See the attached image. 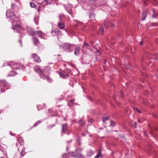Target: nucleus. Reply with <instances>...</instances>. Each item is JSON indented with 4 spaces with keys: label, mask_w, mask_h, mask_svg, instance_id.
Here are the masks:
<instances>
[{
    "label": "nucleus",
    "mask_w": 158,
    "mask_h": 158,
    "mask_svg": "<svg viewBox=\"0 0 158 158\" xmlns=\"http://www.w3.org/2000/svg\"><path fill=\"white\" fill-rule=\"evenodd\" d=\"M4 66H7V69L10 72V73L8 75V77L14 76L17 74L16 72H15L14 69H22L23 70H25V67L23 65H20V64L15 63H11L10 64H8V65H5Z\"/></svg>",
    "instance_id": "1"
},
{
    "label": "nucleus",
    "mask_w": 158,
    "mask_h": 158,
    "mask_svg": "<svg viewBox=\"0 0 158 158\" xmlns=\"http://www.w3.org/2000/svg\"><path fill=\"white\" fill-rule=\"evenodd\" d=\"M35 71L37 72L40 75V77L44 80H46L48 82H51L52 80L49 76L45 74V72L40 68H38L37 69L35 68Z\"/></svg>",
    "instance_id": "2"
},
{
    "label": "nucleus",
    "mask_w": 158,
    "mask_h": 158,
    "mask_svg": "<svg viewBox=\"0 0 158 158\" xmlns=\"http://www.w3.org/2000/svg\"><path fill=\"white\" fill-rule=\"evenodd\" d=\"M61 46L63 50L69 52H72L74 48V45L71 44L69 43H64Z\"/></svg>",
    "instance_id": "3"
},
{
    "label": "nucleus",
    "mask_w": 158,
    "mask_h": 158,
    "mask_svg": "<svg viewBox=\"0 0 158 158\" xmlns=\"http://www.w3.org/2000/svg\"><path fill=\"white\" fill-rule=\"evenodd\" d=\"M6 16L7 18L11 21L12 24L13 23L17 21V19L15 14L12 11L8 12H6Z\"/></svg>",
    "instance_id": "4"
},
{
    "label": "nucleus",
    "mask_w": 158,
    "mask_h": 158,
    "mask_svg": "<svg viewBox=\"0 0 158 158\" xmlns=\"http://www.w3.org/2000/svg\"><path fill=\"white\" fill-rule=\"evenodd\" d=\"M2 85L6 89H8L10 87V85L4 80H0V87H1Z\"/></svg>",
    "instance_id": "5"
},
{
    "label": "nucleus",
    "mask_w": 158,
    "mask_h": 158,
    "mask_svg": "<svg viewBox=\"0 0 158 158\" xmlns=\"http://www.w3.org/2000/svg\"><path fill=\"white\" fill-rule=\"evenodd\" d=\"M32 58L33 59L34 61L35 62L40 63L41 62V60L40 57L38 55L35 54H32L31 55Z\"/></svg>",
    "instance_id": "6"
},
{
    "label": "nucleus",
    "mask_w": 158,
    "mask_h": 158,
    "mask_svg": "<svg viewBox=\"0 0 158 158\" xmlns=\"http://www.w3.org/2000/svg\"><path fill=\"white\" fill-rule=\"evenodd\" d=\"M62 129L61 131L62 134H65L66 133L68 129V126L67 123H65L62 125Z\"/></svg>",
    "instance_id": "7"
},
{
    "label": "nucleus",
    "mask_w": 158,
    "mask_h": 158,
    "mask_svg": "<svg viewBox=\"0 0 158 158\" xmlns=\"http://www.w3.org/2000/svg\"><path fill=\"white\" fill-rule=\"evenodd\" d=\"M60 34V31L58 28L54 29L52 31V34L53 36L59 35Z\"/></svg>",
    "instance_id": "8"
},
{
    "label": "nucleus",
    "mask_w": 158,
    "mask_h": 158,
    "mask_svg": "<svg viewBox=\"0 0 158 158\" xmlns=\"http://www.w3.org/2000/svg\"><path fill=\"white\" fill-rule=\"evenodd\" d=\"M59 74L60 77L63 79H65L69 76L68 73L65 71H62L60 72Z\"/></svg>",
    "instance_id": "9"
},
{
    "label": "nucleus",
    "mask_w": 158,
    "mask_h": 158,
    "mask_svg": "<svg viewBox=\"0 0 158 158\" xmlns=\"http://www.w3.org/2000/svg\"><path fill=\"white\" fill-rule=\"evenodd\" d=\"M27 32L29 34V35L34 36L35 35V31L32 28L28 27L27 29Z\"/></svg>",
    "instance_id": "10"
},
{
    "label": "nucleus",
    "mask_w": 158,
    "mask_h": 158,
    "mask_svg": "<svg viewBox=\"0 0 158 158\" xmlns=\"http://www.w3.org/2000/svg\"><path fill=\"white\" fill-rule=\"evenodd\" d=\"M52 0H44V1L41 3V4L43 6H44L48 4H51L52 2Z\"/></svg>",
    "instance_id": "11"
},
{
    "label": "nucleus",
    "mask_w": 158,
    "mask_h": 158,
    "mask_svg": "<svg viewBox=\"0 0 158 158\" xmlns=\"http://www.w3.org/2000/svg\"><path fill=\"white\" fill-rule=\"evenodd\" d=\"M104 25L107 27H113L114 26V25L113 24L109 22H107L105 23H104Z\"/></svg>",
    "instance_id": "12"
},
{
    "label": "nucleus",
    "mask_w": 158,
    "mask_h": 158,
    "mask_svg": "<svg viewBox=\"0 0 158 158\" xmlns=\"http://www.w3.org/2000/svg\"><path fill=\"white\" fill-rule=\"evenodd\" d=\"M74 54L77 56L79 54V52L80 51V48L79 47H77L74 48Z\"/></svg>",
    "instance_id": "13"
},
{
    "label": "nucleus",
    "mask_w": 158,
    "mask_h": 158,
    "mask_svg": "<svg viewBox=\"0 0 158 158\" xmlns=\"http://www.w3.org/2000/svg\"><path fill=\"white\" fill-rule=\"evenodd\" d=\"M58 27L61 29H63L65 27L64 24V23L61 22L60 21L58 23Z\"/></svg>",
    "instance_id": "14"
},
{
    "label": "nucleus",
    "mask_w": 158,
    "mask_h": 158,
    "mask_svg": "<svg viewBox=\"0 0 158 158\" xmlns=\"http://www.w3.org/2000/svg\"><path fill=\"white\" fill-rule=\"evenodd\" d=\"M33 41L35 45H38L40 43V41L39 40L36 38L33 37Z\"/></svg>",
    "instance_id": "15"
},
{
    "label": "nucleus",
    "mask_w": 158,
    "mask_h": 158,
    "mask_svg": "<svg viewBox=\"0 0 158 158\" xmlns=\"http://www.w3.org/2000/svg\"><path fill=\"white\" fill-rule=\"evenodd\" d=\"M35 35L37 34L38 36L40 37L41 38L44 39V38L42 37L43 34H44L41 31H37L35 32Z\"/></svg>",
    "instance_id": "16"
},
{
    "label": "nucleus",
    "mask_w": 158,
    "mask_h": 158,
    "mask_svg": "<svg viewBox=\"0 0 158 158\" xmlns=\"http://www.w3.org/2000/svg\"><path fill=\"white\" fill-rule=\"evenodd\" d=\"M147 15V12L145 11H144L142 15V20H144L146 17Z\"/></svg>",
    "instance_id": "17"
},
{
    "label": "nucleus",
    "mask_w": 158,
    "mask_h": 158,
    "mask_svg": "<svg viewBox=\"0 0 158 158\" xmlns=\"http://www.w3.org/2000/svg\"><path fill=\"white\" fill-rule=\"evenodd\" d=\"M94 153V152L92 150H90L88 151L87 153V155L88 156H92Z\"/></svg>",
    "instance_id": "18"
},
{
    "label": "nucleus",
    "mask_w": 158,
    "mask_h": 158,
    "mask_svg": "<svg viewBox=\"0 0 158 158\" xmlns=\"http://www.w3.org/2000/svg\"><path fill=\"white\" fill-rule=\"evenodd\" d=\"M89 17L91 19V20L94 19V12H91L89 13Z\"/></svg>",
    "instance_id": "19"
},
{
    "label": "nucleus",
    "mask_w": 158,
    "mask_h": 158,
    "mask_svg": "<svg viewBox=\"0 0 158 158\" xmlns=\"http://www.w3.org/2000/svg\"><path fill=\"white\" fill-rule=\"evenodd\" d=\"M79 124L81 126H82L85 125V123L82 119L80 120L78 122Z\"/></svg>",
    "instance_id": "20"
},
{
    "label": "nucleus",
    "mask_w": 158,
    "mask_h": 158,
    "mask_svg": "<svg viewBox=\"0 0 158 158\" xmlns=\"http://www.w3.org/2000/svg\"><path fill=\"white\" fill-rule=\"evenodd\" d=\"M41 122L40 120L38 121H37L33 126L31 128V129L33 128H34L35 127H36L39 124H40Z\"/></svg>",
    "instance_id": "21"
},
{
    "label": "nucleus",
    "mask_w": 158,
    "mask_h": 158,
    "mask_svg": "<svg viewBox=\"0 0 158 158\" xmlns=\"http://www.w3.org/2000/svg\"><path fill=\"white\" fill-rule=\"evenodd\" d=\"M101 156H102V154L101 153V151L100 150L98 152V154L95 157V158H98L99 157Z\"/></svg>",
    "instance_id": "22"
},
{
    "label": "nucleus",
    "mask_w": 158,
    "mask_h": 158,
    "mask_svg": "<svg viewBox=\"0 0 158 158\" xmlns=\"http://www.w3.org/2000/svg\"><path fill=\"white\" fill-rule=\"evenodd\" d=\"M30 6L32 8H35L36 6V4L34 2H30Z\"/></svg>",
    "instance_id": "23"
},
{
    "label": "nucleus",
    "mask_w": 158,
    "mask_h": 158,
    "mask_svg": "<svg viewBox=\"0 0 158 158\" xmlns=\"http://www.w3.org/2000/svg\"><path fill=\"white\" fill-rule=\"evenodd\" d=\"M66 10L67 12L70 14H72V11L71 8L70 7H68L66 8Z\"/></svg>",
    "instance_id": "24"
},
{
    "label": "nucleus",
    "mask_w": 158,
    "mask_h": 158,
    "mask_svg": "<svg viewBox=\"0 0 158 158\" xmlns=\"http://www.w3.org/2000/svg\"><path fill=\"white\" fill-rule=\"evenodd\" d=\"M52 116H56L57 115V113L56 111H52L51 114Z\"/></svg>",
    "instance_id": "25"
},
{
    "label": "nucleus",
    "mask_w": 158,
    "mask_h": 158,
    "mask_svg": "<svg viewBox=\"0 0 158 158\" xmlns=\"http://www.w3.org/2000/svg\"><path fill=\"white\" fill-rule=\"evenodd\" d=\"M63 158H69L68 155L66 153H64L62 155Z\"/></svg>",
    "instance_id": "26"
},
{
    "label": "nucleus",
    "mask_w": 158,
    "mask_h": 158,
    "mask_svg": "<svg viewBox=\"0 0 158 158\" xmlns=\"http://www.w3.org/2000/svg\"><path fill=\"white\" fill-rule=\"evenodd\" d=\"M79 156L81 157L82 158L83 157V156L81 154H79L78 156H77L76 155H73L72 156L73 157H79Z\"/></svg>",
    "instance_id": "27"
},
{
    "label": "nucleus",
    "mask_w": 158,
    "mask_h": 158,
    "mask_svg": "<svg viewBox=\"0 0 158 158\" xmlns=\"http://www.w3.org/2000/svg\"><path fill=\"white\" fill-rule=\"evenodd\" d=\"M83 46L86 47H89V45L88 44V43L86 42L85 41L84 42V44L83 45Z\"/></svg>",
    "instance_id": "28"
},
{
    "label": "nucleus",
    "mask_w": 158,
    "mask_h": 158,
    "mask_svg": "<svg viewBox=\"0 0 158 158\" xmlns=\"http://www.w3.org/2000/svg\"><path fill=\"white\" fill-rule=\"evenodd\" d=\"M110 123L111 124V126H112L113 127H114L115 126V123L114 122L112 121H110Z\"/></svg>",
    "instance_id": "29"
},
{
    "label": "nucleus",
    "mask_w": 158,
    "mask_h": 158,
    "mask_svg": "<svg viewBox=\"0 0 158 158\" xmlns=\"http://www.w3.org/2000/svg\"><path fill=\"white\" fill-rule=\"evenodd\" d=\"M43 7L41 6H39L38 9L37 11L39 12L40 11H41L43 9Z\"/></svg>",
    "instance_id": "30"
},
{
    "label": "nucleus",
    "mask_w": 158,
    "mask_h": 158,
    "mask_svg": "<svg viewBox=\"0 0 158 158\" xmlns=\"http://www.w3.org/2000/svg\"><path fill=\"white\" fill-rule=\"evenodd\" d=\"M108 117H103L102 118V121L104 123H105V121L108 119Z\"/></svg>",
    "instance_id": "31"
},
{
    "label": "nucleus",
    "mask_w": 158,
    "mask_h": 158,
    "mask_svg": "<svg viewBox=\"0 0 158 158\" xmlns=\"http://www.w3.org/2000/svg\"><path fill=\"white\" fill-rule=\"evenodd\" d=\"M20 154L22 156H23L24 154H25V151L24 149H23L22 150V151L20 153Z\"/></svg>",
    "instance_id": "32"
},
{
    "label": "nucleus",
    "mask_w": 158,
    "mask_h": 158,
    "mask_svg": "<svg viewBox=\"0 0 158 158\" xmlns=\"http://www.w3.org/2000/svg\"><path fill=\"white\" fill-rule=\"evenodd\" d=\"M20 28V26L19 25V24H16L15 27H14V29H16L17 28Z\"/></svg>",
    "instance_id": "33"
},
{
    "label": "nucleus",
    "mask_w": 158,
    "mask_h": 158,
    "mask_svg": "<svg viewBox=\"0 0 158 158\" xmlns=\"http://www.w3.org/2000/svg\"><path fill=\"white\" fill-rule=\"evenodd\" d=\"M77 141L78 142V145H80L81 143L80 142V138H78L77 140Z\"/></svg>",
    "instance_id": "34"
},
{
    "label": "nucleus",
    "mask_w": 158,
    "mask_h": 158,
    "mask_svg": "<svg viewBox=\"0 0 158 158\" xmlns=\"http://www.w3.org/2000/svg\"><path fill=\"white\" fill-rule=\"evenodd\" d=\"M157 15V14L156 13H154L152 15V18H154Z\"/></svg>",
    "instance_id": "35"
},
{
    "label": "nucleus",
    "mask_w": 158,
    "mask_h": 158,
    "mask_svg": "<svg viewBox=\"0 0 158 158\" xmlns=\"http://www.w3.org/2000/svg\"><path fill=\"white\" fill-rule=\"evenodd\" d=\"M55 126V125L54 124H52V125H51L50 126H48V127H49V128L51 129V128L54 127Z\"/></svg>",
    "instance_id": "36"
},
{
    "label": "nucleus",
    "mask_w": 158,
    "mask_h": 158,
    "mask_svg": "<svg viewBox=\"0 0 158 158\" xmlns=\"http://www.w3.org/2000/svg\"><path fill=\"white\" fill-rule=\"evenodd\" d=\"M99 30L101 31L102 33H103L104 32V29L102 27H100L99 28Z\"/></svg>",
    "instance_id": "37"
},
{
    "label": "nucleus",
    "mask_w": 158,
    "mask_h": 158,
    "mask_svg": "<svg viewBox=\"0 0 158 158\" xmlns=\"http://www.w3.org/2000/svg\"><path fill=\"white\" fill-rule=\"evenodd\" d=\"M135 110L137 111L138 112H139L140 113H141V111L139 110V109L138 108H137V107H136L135 108Z\"/></svg>",
    "instance_id": "38"
},
{
    "label": "nucleus",
    "mask_w": 158,
    "mask_h": 158,
    "mask_svg": "<svg viewBox=\"0 0 158 158\" xmlns=\"http://www.w3.org/2000/svg\"><path fill=\"white\" fill-rule=\"evenodd\" d=\"M11 6H12V8H14V7L15 6V3H12V5H11Z\"/></svg>",
    "instance_id": "39"
},
{
    "label": "nucleus",
    "mask_w": 158,
    "mask_h": 158,
    "mask_svg": "<svg viewBox=\"0 0 158 158\" xmlns=\"http://www.w3.org/2000/svg\"><path fill=\"white\" fill-rule=\"evenodd\" d=\"M134 127L135 128L137 125V123L136 122H135L134 123Z\"/></svg>",
    "instance_id": "40"
},
{
    "label": "nucleus",
    "mask_w": 158,
    "mask_h": 158,
    "mask_svg": "<svg viewBox=\"0 0 158 158\" xmlns=\"http://www.w3.org/2000/svg\"><path fill=\"white\" fill-rule=\"evenodd\" d=\"M120 94H121L122 97H123L124 96L123 92H122V91L121 92Z\"/></svg>",
    "instance_id": "41"
},
{
    "label": "nucleus",
    "mask_w": 158,
    "mask_h": 158,
    "mask_svg": "<svg viewBox=\"0 0 158 158\" xmlns=\"http://www.w3.org/2000/svg\"><path fill=\"white\" fill-rule=\"evenodd\" d=\"M50 67H49V66H47V67H46V70L47 69H48V70H50Z\"/></svg>",
    "instance_id": "42"
},
{
    "label": "nucleus",
    "mask_w": 158,
    "mask_h": 158,
    "mask_svg": "<svg viewBox=\"0 0 158 158\" xmlns=\"http://www.w3.org/2000/svg\"><path fill=\"white\" fill-rule=\"evenodd\" d=\"M62 16V15H59V18H60V20H61V17Z\"/></svg>",
    "instance_id": "43"
},
{
    "label": "nucleus",
    "mask_w": 158,
    "mask_h": 158,
    "mask_svg": "<svg viewBox=\"0 0 158 158\" xmlns=\"http://www.w3.org/2000/svg\"><path fill=\"white\" fill-rule=\"evenodd\" d=\"M74 101V100L73 99H71L70 100V102H73Z\"/></svg>",
    "instance_id": "44"
},
{
    "label": "nucleus",
    "mask_w": 158,
    "mask_h": 158,
    "mask_svg": "<svg viewBox=\"0 0 158 158\" xmlns=\"http://www.w3.org/2000/svg\"><path fill=\"white\" fill-rule=\"evenodd\" d=\"M81 135L82 136H84L85 135V134L83 133H82L81 134Z\"/></svg>",
    "instance_id": "45"
},
{
    "label": "nucleus",
    "mask_w": 158,
    "mask_h": 158,
    "mask_svg": "<svg viewBox=\"0 0 158 158\" xmlns=\"http://www.w3.org/2000/svg\"><path fill=\"white\" fill-rule=\"evenodd\" d=\"M19 43H20L21 44V45L22 46V43L21 42V40H19Z\"/></svg>",
    "instance_id": "46"
},
{
    "label": "nucleus",
    "mask_w": 158,
    "mask_h": 158,
    "mask_svg": "<svg viewBox=\"0 0 158 158\" xmlns=\"http://www.w3.org/2000/svg\"><path fill=\"white\" fill-rule=\"evenodd\" d=\"M157 24L156 23H153L152 25L154 26H156Z\"/></svg>",
    "instance_id": "47"
},
{
    "label": "nucleus",
    "mask_w": 158,
    "mask_h": 158,
    "mask_svg": "<svg viewBox=\"0 0 158 158\" xmlns=\"http://www.w3.org/2000/svg\"><path fill=\"white\" fill-rule=\"evenodd\" d=\"M72 141V140H70V141H68L67 142V143H71Z\"/></svg>",
    "instance_id": "48"
},
{
    "label": "nucleus",
    "mask_w": 158,
    "mask_h": 158,
    "mask_svg": "<svg viewBox=\"0 0 158 158\" xmlns=\"http://www.w3.org/2000/svg\"><path fill=\"white\" fill-rule=\"evenodd\" d=\"M139 44L141 45H143V43L142 41L140 42Z\"/></svg>",
    "instance_id": "49"
},
{
    "label": "nucleus",
    "mask_w": 158,
    "mask_h": 158,
    "mask_svg": "<svg viewBox=\"0 0 158 158\" xmlns=\"http://www.w3.org/2000/svg\"><path fill=\"white\" fill-rule=\"evenodd\" d=\"M150 134H151L152 135V134H153V132L152 131H150Z\"/></svg>",
    "instance_id": "50"
},
{
    "label": "nucleus",
    "mask_w": 158,
    "mask_h": 158,
    "mask_svg": "<svg viewBox=\"0 0 158 158\" xmlns=\"http://www.w3.org/2000/svg\"><path fill=\"white\" fill-rule=\"evenodd\" d=\"M138 122H139V123H141V121H140V120H139V119L138 120Z\"/></svg>",
    "instance_id": "51"
},
{
    "label": "nucleus",
    "mask_w": 158,
    "mask_h": 158,
    "mask_svg": "<svg viewBox=\"0 0 158 158\" xmlns=\"http://www.w3.org/2000/svg\"><path fill=\"white\" fill-rule=\"evenodd\" d=\"M154 129H155V130H157V131L158 130L157 128L156 127H155Z\"/></svg>",
    "instance_id": "52"
},
{
    "label": "nucleus",
    "mask_w": 158,
    "mask_h": 158,
    "mask_svg": "<svg viewBox=\"0 0 158 158\" xmlns=\"http://www.w3.org/2000/svg\"><path fill=\"white\" fill-rule=\"evenodd\" d=\"M90 0V1H96V0Z\"/></svg>",
    "instance_id": "53"
},
{
    "label": "nucleus",
    "mask_w": 158,
    "mask_h": 158,
    "mask_svg": "<svg viewBox=\"0 0 158 158\" xmlns=\"http://www.w3.org/2000/svg\"><path fill=\"white\" fill-rule=\"evenodd\" d=\"M57 106L58 107H60V105H57Z\"/></svg>",
    "instance_id": "54"
},
{
    "label": "nucleus",
    "mask_w": 158,
    "mask_h": 158,
    "mask_svg": "<svg viewBox=\"0 0 158 158\" xmlns=\"http://www.w3.org/2000/svg\"><path fill=\"white\" fill-rule=\"evenodd\" d=\"M1 91L2 92H3V91H2V88H1Z\"/></svg>",
    "instance_id": "55"
},
{
    "label": "nucleus",
    "mask_w": 158,
    "mask_h": 158,
    "mask_svg": "<svg viewBox=\"0 0 158 158\" xmlns=\"http://www.w3.org/2000/svg\"><path fill=\"white\" fill-rule=\"evenodd\" d=\"M68 149V147H67V148H66V150H67Z\"/></svg>",
    "instance_id": "56"
},
{
    "label": "nucleus",
    "mask_w": 158,
    "mask_h": 158,
    "mask_svg": "<svg viewBox=\"0 0 158 158\" xmlns=\"http://www.w3.org/2000/svg\"><path fill=\"white\" fill-rule=\"evenodd\" d=\"M154 9H153V12L154 13Z\"/></svg>",
    "instance_id": "57"
},
{
    "label": "nucleus",
    "mask_w": 158,
    "mask_h": 158,
    "mask_svg": "<svg viewBox=\"0 0 158 158\" xmlns=\"http://www.w3.org/2000/svg\"><path fill=\"white\" fill-rule=\"evenodd\" d=\"M77 149H76V151H77Z\"/></svg>",
    "instance_id": "58"
},
{
    "label": "nucleus",
    "mask_w": 158,
    "mask_h": 158,
    "mask_svg": "<svg viewBox=\"0 0 158 158\" xmlns=\"http://www.w3.org/2000/svg\"><path fill=\"white\" fill-rule=\"evenodd\" d=\"M12 29H14V27H12Z\"/></svg>",
    "instance_id": "59"
},
{
    "label": "nucleus",
    "mask_w": 158,
    "mask_h": 158,
    "mask_svg": "<svg viewBox=\"0 0 158 158\" xmlns=\"http://www.w3.org/2000/svg\"><path fill=\"white\" fill-rule=\"evenodd\" d=\"M0 158H3V157H1Z\"/></svg>",
    "instance_id": "60"
}]
</instances>
